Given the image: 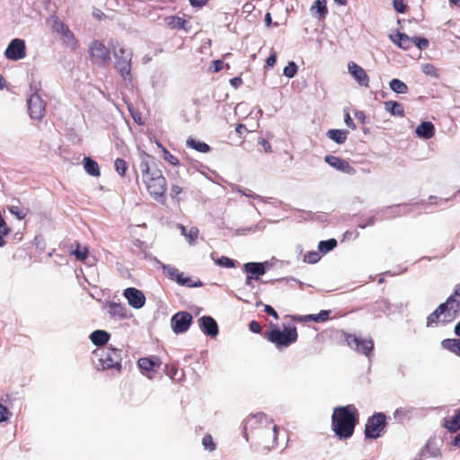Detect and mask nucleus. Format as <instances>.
<instances>
[{
  "mask_svg": "<svg viewBox=\"0 0 460 460\" xmlns=\"http://www.w3.org/2000/svg\"><path fill=\"white\" fill-rule=\"evenodd\" d=\"M322 258V253L318 251H309L307 252L305 256L303 261L308 264H315L317 263Z\"/></svg>",
  "mask_w": 460,
  "mask_h": 460,
  "instance_id": "obj_48",
  "label": "nucleus"
},
{
  "mask_svg": "<svg viewBox=\"0 0 460 460\" xmlns=\"http://www.w3.org/2000/svg\"><path fill=\"white\" fill-rule=\"evenodd\" d=\"M164 372L168 377L174 379L178 373V367L175 365L166 364L164 366Z\"/></svg>",
  "mask_w": 460,
  "mask_h": 460,
  "instance_id": "obj_61",
  "label": "nucleus"
},
{
  "mask_svg": "<svg viewBox=\"0 0 460 460\" xmlns=\"http://www.w3.org/2000/svg\"><path fill=\"white\" fill-rule=\"evenodd\" d=\"M359 422V412L354 404L336 406L332 414V430L340 440L350 438Z\"/></svg>",
  "mask_w": 460,
  "mask_h": 460,
  "instance_id": "obj_1",
  "label": "nucleus"
},
{
  "mask_svg": "<svg viewBox=\"0 0 460 460\" xmlns=\"http://www.w3.org/2000/svg\"><path fill=\"white\" fill-rule=\"evenodd\" d=\"M370 311L373 314H380V313L386 314V313L393 312V309H392L391 303L387 299L382 298V299L375 301L372 304Z\"/></svg>",
  "mask_w": 460,
  "mask_h": 460,
  "instance_id": "obj_37",
  "label": "nucleus"
},
{
  "mask_svg": "<svg viewBox=\"0 0 460 460\" xmlns=\"http://www.w3.org/2000/svg\"><path fill=\"white\" fill-rule=\"evenodd\" d=\"M168 19L170 20L168 24L172 29L182 30L188 32L191 28L190 22L182 17L174 15L168 17Z\"/></svg>",
  "mask_w": 460,
  "mask_h": 460,
  "instance_id": "obj_36",
  "label": "nucleus"
},
{
  "mask_svg": "<svg viewBox=\"0 0 460 460\" xmlns=\"http://www.w3.org/2000/svg\"><path fill=\"white\" fill-rule=\"evenodd\" d=\"M41 91V82L31 80L30 83V94H40Z\"/></svg>",
  "mask_w": 460,
  "mask_h": 460,
  "instance_id": "obj_62",
  "label": "nucleus"
},
{
  "mask_svg": "<svg viewBox=\"0 0 460 460\" xmlns=\"http://www.w3.org/2000/svg\"><path fill=\"white\" fill-rule=\"evenodd\" d=\"M411 42L420 50H425L429 45V40L420 35L412 36Z\"/></svg>",
  "mask_w": 460,
  "mask_h": 460,
  "instance_id": "obj_47",
  "label": "nucleus"
},
{
  "mask_svg": "<svg viewBox=\"0 0 460 460\" xmlns=\"http://www.w3.org/2000/svg\"><path fill=\"white\" fill-rule=\"evenodd\" d=\"M332 310L323 309L317 314H295L292 316V319L297 323H324L327 322L331 317Z\"/></svg>",
  "mask_w": 460,
  "mask_h": 460,
  "instance_id": "obj_18",
  "label": "nucleus"
},
{
  "mask_svg": "<svg viewBox=\"0 0 460 460\" xmlns=\"http://www.w3.org/2000/svg\"><path fill=\"white\" fill-rule=\"evenodd\" d=\"M242 270L246 276H249L250 279L252 278L258 281L261 280L262 276H264V273L261 271L257 261H249L244 263L242 267Z\"/></svg>",
  "mask_w": 460,
  "mask_h": 460,
  "instance_id": "obj_28",
  "label": "nucleus"
},
{
  "mask_svg": "<svg viewBox=\"0 0 460 460\" xmlns=\"http://www.w3.org/2000/svg\"><path fill=\"white\" fill-rule=\"evenodd\" d=\"M11 416L12 413L9 409L0 402V423L7 421Z\"/></svg>",
  "mask_w": 460,
  "mask_h": 460,
  "instance_id": "obj_60",
  "label": "nucleus"
},
{
  "mask_svg": "<svg viewBox=\"0 0 460 460\" xmlns=\"http://www.w3.org/2000/svg\"><path fill=\"white\" fill-rule=\"evenodd\" d=\"M390 40L396 45L398 48L408 50L411 48V37L408 36L405 32H402L399 30L394 34L389 35Z\"/></svg>",
  "mask_w": 460,
  "mask_h": 460,
  "instance_id": "obj_23",
  "label": "nucleus"
},
{
  "mask_svg": "<svg viewBox=\"0 0 460 460\" xmlns=\"http://www.w3.org/2000/svg\"><path fill=\"white\" fill-rule=\"evenodd\" d=\"M277 261V259L275 257H272L270 260L269 261H257V263L259 264V266L261 267V271L264 273V275L270 270L273 268L274 264H275V261Z\"/></svg>",
  "mask_w": 460,
  "mask_h": 460,
  "instance_id": "obj_58",
  "label": "nucleus"
},
{
  "mask_svg": "<svg viewBox=\"0 0 460 460\" xmlns=\"http://www.w3.org/2000/svg\"><path fill=\"white\" fill-rule=\"evenodd\" d=\"M198 325L200 332L210 339H216L218 336V324L211 315H203L199 317L198 319Z\"/></svg>",
  "mask_w": 460,
  "mask_h": 460,
  "instance_id": "obj_15",
  "label": "nucleus"
},
{
  "mask_svg": "<svg viewBox=\"0 0 460 460\" xmlns=\"http://www.w3.org/2000/svg\"><path fill=\"white\" fill-rule=\"evenodd\" d=\"M6 208L13 217H15L16 219L20 221L23 220L30 212L28 208H20L18 206L14 205H8Z\"/></svg>",
  "mask_w": 460,
  "mask_h": 460,
  "instance_id": "obj_43",
  "label": "nucleus"
},
{
  "mask_svg": "<svg viewBox=\"0 0 460 460\" xmlns=\"http://www.w3.org/2000/svg\"><path fill=\"white\" fill-rule=\"evenodd\" d=\"M349 134V130L340 128H330L326 131V137L337 145L344 144Z\"/></svg>",
  "mask_w": 460,
  "mask_h": 460,
  "instance_id": "obj_32",
  "label": "nucleus"
},
{
  "mask_svg": "<svg viewBox=\"0 0 460 460\" xmlns=\"http://www.w3.org/2000/svg\"><path fill=\"white\" fill-rule=\"evenodd\" d=\"M323 159L328 165L341 172L349 175H354L357 172L356 169L344 158L332 155H326Z\"/></svg>",
  "mask_w": 460,
  "mask_h": 460,
  "instance_id": "obj_16",
  "label": "nucleus"
},
{
  "mask_svg": "<svg viewBox=\"0 0 460 460\" xmlns=\"http://www.w3.org/2000/svg\"><path fill=\"white\" fill-rule=\"evenodd\" d=\"M446 305H443L441 304L438 305V306L428 315L426 325L427 327H430L433 324H437L439 321V317L443 315L442 323H448L449 322H447L446 319H448L447 313L446 312Z\"/></svg>",
  "mask_w": 460,
  "mask_h": 460,
  "instance_id": "obj_27",
  "label": "nucleus"
},
{
  "mask_svg": "<svg viewBox=\"0 0 460 460\" xmlns=\"http://www.w3.org/2000/svg\"><path fill=\"white\" fill-rule=\"evenodd\" d=\"M202 446L204 447V449L208 450L209 452L216 449V443L210 434H206L202 438Z\"/></svg>",
  "mask_w": 460,
  "mask_h": 460,
  "instance_id": "obj_56",
  "label": "nucleus"
},
{
  "mask_svg": "<svg viewBox=\"0 0 460 460\" xmlns=\"http://www.w3.org/2000/svg\"><path fill=\"white\" fill-rule=\"evenodd\" d=\"M277 53L275 51H271L268 58L265 59L264 68H272L277 63Z\"/></svg>",
  "mask_w": 460,
  "mask_h": 460,
  "instance_id": "obj_59",
  "label": "nucleus"
},
{
  "mask_svg": "<svg viewBox=\"0 0 460 460\" xmlns=\"http://www.w3.org/2000/svg\"><path fill=\"white\" fill-rule=\"evenodd\" d=\"M4 57L8 60L18 61L26 57L25 40L20 38L13 39L4 50Z\"/></svg>",
  "mask_w": 460,
  "mask_h": 460,
  "instance_id": "obj_11",
  "label": "nucleus"
},
{
  "mask_svg": "<svg viewBox=\"0 0 460 460\" xmlns=\"http://www.w3.org/2000/svg\"><path fill=\"white\" fill-rule=\"evenodd\" d=\"M392 5L397 13L403 14L409 11V5L406 0H392Z\"/></svg>",
  "mask_w": 460,
  "mask_h": 460,
  "instance_id": "obj_49",
  "label": "nucleus"
},
{
  "mask_svg": "<svg viewBox=\"0 0 460 460\" xmlns=\"http://www.w3.org/2000/svg\"><path fill=\"white\" fill-rule=\"evenodd\" d=\"M388 426L387 416L383 411H376L370 415L365 424L364 437L366 440H376L384 436Z\"/></svg>",
  "mask_w": 460,
  "mask_h": 460,
  "instance_id": "obj_4",
  "label": "nucleus"
},
{
  "mask_svg": "<svg viewBox=\"0 0 460 460\" xmlns=\"http://www.w3.org/2000/svg\"><path fill=\"white\" fill-rule=\"evenodd\" d=\"M143 179H155L164 177L162 170L155 161V157L143 151L141 153V162L139 164Z\"/></svg>",
  "mask_w": 460,
  "mask_h": 460,
  "instance_id": "obj_8",
  "label": "nucleus"
},
{
  "mask_svg": "<svg viewBox=\"0 0 460 460\" xmlns=\"http://www.w3.org/2000/svg\"><path fill=\"white\" fill-rule=\"evenodd\" d=\"M137 364L140 372L144 376H147L148 378H152L150 374L155 373L159 369L162 361L158 356L151 355L138 358Z\"/></svg>",
  "mask_w": 460,
  "mask_h": 460,
  "instance_id": "obj_13",
  "label": "nucleus"
},
{
  "mask_svg": "<svg viewBox=\"0 0 460 460\" xmlns=\"http://www.w3.org/2000/svg\"><path fill=\"white\" fill-rule=\"evenodd\" d=\"M407 203L395 204L386 206L376 210V214L380 216V220H390L401 217L402 215H407L408 211L402 213L401 208L407 206Z\"/></svg>",
  "mask_w": 460,
  "mask_h": 460,
  "instance_id": "obj_20",
  "label": "nucleus"
},
{
  "mask_svg": "<svg viewBox=\"0 0 460 460\" xmlns=\"http://www.w3.org/2000/svg\"><path fill=\"white\" fill-rule=\"evenodd\" d=\"M281 331L277 323H270L268 330L263 332V338L273 343L277 349L288 348L298 339L296 326L293 323H283Z\"/></svg>",
  "mask_w": 460,
  "mask_h": 460,
  "instance_id": "obj_2",
  "label": "nucleus"
},
{
  "mask_svg": "<svg viewBox=\"0 0 460 460\" xmlns=\"http://www.w3.org/2000/svg\"><path fill=\"white\" fill-rule=\"evenodd\" d=\"M340 338L343 339L344 342L351 349L357 353L366 356L370 359L374 356L375 342L371 337L362 338L355 333H349L343 330L340 331Z\"/></svg>",
  "mask_w": 460,
  "mask_h": 460,
  "instance_id": "obj_3",
  "label": "nucleus"
},
{
  "mask_svg": "<svg viewBox=\"0 0 460 460\" xmlns=\"http://www.w3.org/2000/svg\"><path fill=\"white\" fill-rule=\"evenodd\" d=\"M443 427L449 432H456L460 429V408L455 410L454 414L449 419H444Z\"/></svg>",
  "mask_w": 460,
  "mask_h": 460,
  "instance_id": "obj_34",
  "label": "nucleus"
},
{
  "mask_svg": "<svg viewBox=\"0 0 460 460\" xmlns=\"http://www.w3.org/2000/svg\"><path fill=\"white\" fill-rule=\"evenodd\" d=\"M281 282H286V283L295 282V283H296L298 285L300 289H303L304 287L305 286V284L303 281H301V280H299L296 278L292 277V276L282 277V278H278V279H269L267 281H264V283L270 284V285H274L275 283H281Z\"/></svg>",
  "mask_w": 460,
  "mask_h": 460,
  "instance_id": "obj_42",
  "label": "nucleus"
},
{
  "mask_svg": "<svg viewBox=\"0 0 460 460\" xmlns=\"http://www.w3.org/2000/svg\"><path fill=\"white\" fill-rule=\"evenodd\" d=\"M89 340L94 346L100 348L109 342L111 334L105 330L97 329L90 333Z\"/></svg>",
  "mask_w": 460,
  "mask_h": 460,
  "instance_id": "obj_25",
  "label": "nucleus"
},
{
  "mask_svg": "<svg viewBox=\"0 0 460 460\" xmlns=\"http://www.w3.org/2000/svg\"><path fill=\"white\" fill-rule=\"evenodd\" d=\"M441 305H446L447 322H452L460 315V285L455 287L453 293Z\"/></svg>",
  "mask_w": 460,
  "mask_h": 460,
  "instance_id": "obj_10",
  "label": "nucleus"
},
{
  "mask_svg": "<svg viewBox=\"0 0 460 460\" xmlns=\"http://www.w3.org/2000/svg\"><path fill=\"white\" fill-rule=\"evenodd\" d=\"M420 455L425 456L429 454L432 457H437L441 455L440 449L438 448L435 440L429 439L426 445L420 450Z\"/></svg>",
  "mask_w": 460,
  "mask_h": 460,
  "instance_id": "obj_40",
  "label": "nucleus"
},
{
  "mask_svg": "<svg viewBox=\"0 0 460 460\" xmlns=\"http://www.w3.org/2000/svg\"><path fill=\"white\" fill-rule=\"evenodd\" d=\"M310 12L314 18L319 21L324 20L328 14L326 0H314L310 7Z\"/></svg>",
  "mask_w": 460,
  "mask_h": 460,
  "instance_id": "obj_26",
  "label": "nucleus"
},
{
  "mask_svg": "<svg viewBox=\"0 0 460 460\" xmlns=\"http://www.w3.org/2000/svg\"><path fill=\"white\" fill-rule=\"evenodd\" d=\"M154 259L155 260V263L163 270L164 274H165L170 280L180 285L183 272L180 271L176 267L171 264L161 262L157 258Z\"/></svg>",
  "mask_w": 460,
  "mask_h": 460,
  "instance_id": "obj_22",
  "label": "nucleus"
},
{
  "mask_svg": "<svg viewBox=\"0 0 460 460\" xmlns=\"http://www.w3.org/2000/svg\"><path fill=\"white\" fill-rule=\"evenodd\" d=\"M441 347L460 358V338H447L442 340Z\"/></svg>",
  "mask_w": 460,
  "mask_h": 460,
  "instance_id": "obj_35",
  "label": "nucleus"
},
{
  "mask_svg": "<svg viewBox=\"0 0 460 460\" xmlns=\"http://www.w3.org/2000/svg\"><path fill=\"white\" fill-rule=\"evenodd\" d=\"M247 420H252L249 428L255 429L256 425L261 423L263 420L268 422L267 415L264 412H257L255 414H252Z\"/></svg>",
  "mask_w": 460,
  "mask_h": 460,
  "instance_id": "obj_50",
  "label": "nucleus"
},
{
  "mask_svg": "<svg viewBox=\"0 0 460 460\" xmlns=\"http://www.w3.org/2000/svg\"><path fill=\"white\" fill-rule=\"evenodd\" d=\"M193 316L188 311H179L171 317V328L174 334H183L187 332L193 323Z\"/></svg>",
  "mask_w": 460,
  "mask_h": 460,
  "instance_id": "obj_7",
  "label": "nucleus"
},
{
  "mask_svg": "<svg viewBox=\"0 0 460 460\" xmlns=\"http://www.w3.org/2000/svg\"><path fill=\"white\" fill-rule=\"evenodd\" d=\"M298 71V66L293 60L288 61V64L283 68V75L288 79H292L296 76Z\"/></svg>",
  "mask_w": 460,
  "mask_h": 460,
  "instance_id": "obj_45",
  "label": "nucleus"
},
{
  "mask_svg": "<svg viewBox=\"0 0 460 460\" xmlns=\"http://www.w3.org/2000/svg\"><path fill=\"white\" fill-rule=\"evenodd\" d=\"M108 307V313L112 318H118L119 320H126L132 317V314L127 308L126 305L121 303H117L114 301H108L106 304Z\"/></svg>",
  "mask_w": 460,
  "mask_h": 460,
  "instance_id": "obj_21",
  "label": "nucleus"
},
{
  "mask_svg": "<svg viewBox=\"0 0 460 460\" xmlns=\"http://www.w3.org/2000/svg\"><path fill=\"white\" fill-rule=\"evenodd\" d=\"M163 158L173 166H180V160L172 155L167 148H163Z\"/></svg>",
  "mask_w": 460,
  "mask_h": 460,
  "instance_id": "obj_53",
  "label": "nucleus"
},
{
  "mask_svg": "<svg viewBox=\"0 0 460 460\" xmlns=\"http://www.w3.org/2000/svg\"><path fill=\"white\" fill-rule=\"evenodd\" d=\"M203 285V282L199 279L193 280L191 277L185 276L183 273L179 286L186 288H200Z\"/></svg>",
  "mask_w": 460,
  "mask_h": 460,
  "instance_id": "obj_46",
  "label": "nucleus"
},
{
  "mask_svg": "<svg viewBox=\"0 0 460 460\" xmlns=\"http://www.w3.org/2000/svg\"><path fill=\"white\" fill-rule=\"evenodd\" d=\"M186 146L202 154H208L212 149L208 144L193 137L187 138Z\"/></svg>",
  "mask_w": 460,
  "mask_h": 460,
  "instance_id": "obj_33",
  "label": "nucleus"
},
{
  "mask_svg": "<svg viewBox=\"0 0 460 460\" xmlns=\"http://www.w3.org/2000/svg\"><path fill=\"white\" fill-rule=\"evenodd\" d=\"M150 195L159 203L164 205L166 201L167 181L164 177L152 180L143 179Z\"/></svg>",
  "mask_w": 460,
  "mask_h": 460,
  "instance_id": "obj_9",
  "label": "nucleus"
},
{
  "mask_svg": "<svg viewBox=\"0 0 460 460\" xmlns=\"http://www.w3.org/2000/svg\"><path fill=\"white\" fill-rule=\"evenodd\" d=\"M122 295L134 309H141L146 305V297L144 292L137 288H127L123 290Z\"/></svg>",
  "mask_w": 460,
  "mask_h": 460,
  "instance_id": "obj_14",
  "label": "nucleus"
},
{
  "mask_svg": "<svg viewBox=\"0 0 460 460\" xmlns=\"http://www.w3.org/2000/svg\"><path fill=\"white\" fill-rule=\"evenodd\" d=\"M348 71L358 85L362 87L369 86V76L362 66L350 61L348 63Z\"/></svg>",
  "mask_w": 460,
  "mask_h": 460,
  "instance_id": "obj_17",
  "label": "nucleus"
},
{
  "mask_svg": "<svg viewBox=\"0 0 460 460\" xmlns=\"http://www.w3.org/2000/svg\"><path fill=\"white\" fill-rule=\"evenodd\" d=\"M236 190H237V192H239L243 196H245V197H248V198H252V199H257L259 201H265L266 200L265 197H262V196H261L259 194H256V193L252 192L249 189H243V188L237 186Z\"/></svg>",
  "mask_w": 460,
  "mask_h": 460,
  "instance_id": "obj_52",
  "label": "nucleus"
},
{
  "mask_svg": "<svg viewBox=\"0 0 460 460\" xmlns=\"http://www.w3.org/2000/svg\"><path fill=\"white\" fill-rule=\"evenodd\" d=\"M249 331L255 334L261 333V327L259 322L256 320H252L248 324Z\"/></svg>",
  "mask_w": 460,
  "mask_h": 460,
  "instance_id": "obj_64",
  "label": "nucleus"
},
{
  "mask_svg": "<svg viewBox=\"0 0 460 460\" xmlns=\"http://www.w3.org/2000/svg\"><path fill=\"white\" fill-rule=\"evenodd\" d=\"M114 350L112 349L106 348V349H102V353L101 358H99L100 365L102 366V370H107L110 368H114L118 371H121L122 364L118 360L113 358Z\"/></svg>",
  "mask_w": 460,
  "mask_h": 460,
  "instance_id": "obj_19",
  "label": "nucleus"
},
{
  "mask_svg": "<svg viewBox=\"0 0 460 460\" xmlns=\"http://www.w3.org/2000/svg\"><path fill=\"white\" fill-rule=\"evenodd\" d=\"M185 227H182V234L188 238L190 244H194L198 239L199 230L197 227H191L188 234H185Z\"/></svg>",
  "mask_w": 460,
  "mask_h": 460,
  "instance_id": "obj_57",
  "label": "nucleus"
},
{
  "mask_svg": "<svg viewBox=\"0 0 460 460\" xmlns=\"http://www.w3.org/2000/svg\"><path fill=\"white\" fill-rule=\"evenodd\" d=\"M338 245V242L335 238H329L322 240L318 243L317 249L322 254H326L334 250Z\"/></svg>",
  "mask_w": 460,
  "mask_h": 460,
  "instance_id": "obj_41",
  "label": "nucleus"
},
{
  "mask_svg": "<svg viewBox=\"0 0 460 460\" xmlns=\"http://www.w3.org/2000/svg\"><path fill=\"white\" fill-rule=\"evenodd\" d=\"M359 236V233L357 230H347L342 234L341 242L349 241L351 239H357Z\"/></svg>",
  "mask_w": 460,
  "mask_h": 460,
  "instance_id": "obj_63",
  "label": "nucleus"
},
{
  "mask_svg": "<svg viewBox=\"0 0 460 460\" xmlns=\"http://www.w3.org/2000/svg\"><path fill=\"white\" fill-rule=\"evenodd\" d=\"M388 84L390 90L396 94H405L409 92L407 84L399 78H393Z\"/></svg>",
  "mask_w": 460,
  "mask_h": 460,
  "instance_id": "obj_39",
  "label": "nucleus"
},
{
  "mask_svg": "<svg viewBox=\"0 0 460 460\" xmlns=\"http://www.w3.org/2000/svg\"><path fill=\"white\" fill-rule=\"evenodd\" d=\"M114 167L116 172L121 176H125L127 170H128V164L127 162L123 158H117L114 161Z\"/></svg>",
  "mask_w": 460,
  "mask_h": 460,
  "instance_id": "obj_51",
  "label": "nucleus"
},
{
  "mask_svg": "<svg viewBox=\"0 0 460 460\" xmlns=\"http://www.w3.org/2000/svg\"><path fill=\"white\" fill-rule=\"evenodd\" d=\"M114 58L115 64L114 67L119 73V75L125 81H132L131 75V60L133 57V53L130 49H128L124 47H119L118 49V52L114 51Z\"/></svg>",
  "mask_w": 460,
  "mask_h": 460,
  "instance_id": "obj_5",
  "label": "nucleus"
},
{
  "mask_svg": "<svg viewBox=\"0 0 460 460\" xmlns=\"http://www.w3.org/2000/svg\"><path fill=\"white\" fill-rule=\"evenodd\" d=\"M416 411L414 407L407 406V407H399L395 409L394 412V417L398 422H403L405 420H410L413 412Z\"/></svg>",
  "mask_w": 460,
  "mask_h": 460,
  "instance_id": "obj_38",
  "label": "nucleus"
},
{
  "mask_svg": "<svg viewBox=\"0 0 460 460\" xmlns=\"http://www.w3.org/2000/svg\"><path fill=\"white\" fill-rule=\"evenodd\" d=\"M225 66L227 68H230V66L228 64H225L222 59H214L210 64L209 71L212 73H218L224 68Z\"/></svg>",
  "mask_w": 460,
  "mask_h": 460,
  "instance_id": "obj_55",
  "label": "nucleus"
},
{
  "mask_svg": "<svg viewBox=\"0 0 460 460\" xmlns=\"http://www.w3.org/2000/svg\"><path fill=\"white\" fill-rule=\"evenodd\" d=\"M28 114L32 120L42 121L46 115L47 102L40 94H29L27 101Z\"/></svg>",
  "mask_w": 460,
  "mask_h": 460,
  "instance_id": "obj_6",
  "label": "nucleus"
},
{
  "mask_svg": "<svg viewBox=\"0 0 460 460\" xmlns=\"http://www.w3.org/2000/svg\"><path fill=\"white\" fill-rule=\"evenodd\" d=\"M88 52L93 62L107 64L111 60L110 49H107L101 40H93L89 45Z\"/></svg>",
  "mask_w": 460,
  "mask_h": 460,
  "instance_id": "obj_12",
  "label": "nucleus"
},
{
  "mask_svg": "<svg viewBox=\"0 0 460 460\" xmlns=\"http://www.w3.org/2000/svg\"><path fill=\"white\" fill-rule=\"evenodd\" d=\"M422 72L427 75H430L433 78H438L439 77V72L438 69L432 64H425L422 66Z\"/></svg>",
  "mask_w": 460,
  "mask_h": 460,
  "instance_id": "obj_54",
  "label": "nucleus"
},
{
  "mask_svg": "<svg viewBox=\"0 0 460 460\" xmlns=\"http://www.w3.org/2000/svg\"><path fill=\"white\" fill-rule=\"evenodd\" d=\"M414 132L418 137L428 140L435 136V126L431 121L425 120L416 127Z\"/></svg>",
  "mask_w": 460,
  "mask_h": 460,
  "instance_id": "obj_24",
  "label": "nucleus"
},
{
  "mask_svg": "<svg viewBox=\"0 0 460 460\" xmlns=\"http://www.w3.org/2000/svg\"><path fill=\"white\" fill-rule=\"evenodd\" d=\"M70 255L79 261H84L89 256V248L88 246L82 248L81 243L78 241H75L70 245Z\"/></svg>",
  "mask_w": 460,
  "mask_h": 460,
  "instance_id": "obj_31",
  "label": "nucleus"
},
{
  "mask_svg": "<svg viewBox=\"0 0 460 460\" xmlns=\"http://www.w3.org/2000/svg\"><path fill=\"white\" fill-rule=\"evenodd\" d=\"M215 262L217 266L225 269H234L238 264L236 260L231 259L225 255L218 257Z\"/></svg>",
  "mask_w": 460,
  "mask_h": 460,
  "instance_id": "obj_44",
  "label": "nucleus"
},
{
  "mask_svg": "<svg viewBox=\"0 0 460 460\" xmlns=\"http://www.w3.org/2000/svg\"><path fill=\"white\" fill-rule=\"evenodd\" d=\"M83 167L87 174L93 177H99L101 170L98 163L91 156H84L82 161Z\"/></svg>",
  "mask_w": 460,
  "mask_h": 460,
  "instance_id": "obj_29",
  "label": "nucleus"
},
{
  "mask_svg": "<svg viewBox=\"0 0 460 460\" xmlns=\"http://www.w3.org/2000/svg\"><path fill=\"white\" fill-rule=\"evenodd\" d=\"M385 110L394 117L405 116L403 105L398 101L389 100L384 102Z\"/></svg>",
  "mask_w": 460,
  "mask_h": 460,
  "instance_id": "obj_30",
  "label": "nucleus"
}]
</instances>
